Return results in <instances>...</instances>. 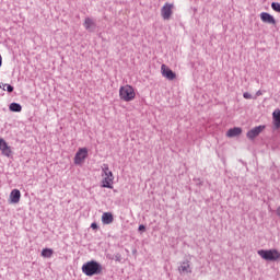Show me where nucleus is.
I'll list each match as a JSON object with an SVG mask.
<instances>
[{"label":"nucleus","instance_id":"6e6552de","mask_svg":"<svg viewBox=\"0 0 280 280\" xmlns=\"http://www.w3.org/2000/svg\"><path fill=\"white\" fill-rule=\"evenodd\" d=\"M161 71H162L163 78H166V80H176V73L173 72V70L170 69L167 66L162 65Z\"/></svg>","mask_w":280,"mask_h":280},{"label":"nucleus","instance_id":"f257e3e1","mask_svg":"<svg viewBox=\"0 0 280 280\" xmlns=\"http://www.w3.org/2000/svg\"><path fill=\"white\" fill-rule=\"evenodd\" d=\"M102 264L91 260L82 266V272L86 277H94V275H102Z\"/></svg>","mask_w":280,"mask_h":280},{"label":"nucleus","instance_id":"20e7f679","mask_svg":"<svg viewBox=\"0 0 280 280\" xmlns=\"http://www.w3.org/2000/svg\"><path fill=\"white\" fill-rule=\"evenodd\" d=\"M174 4L166 2L161 9V16L164 21H170L172 19V14H174Z\"/></svg>","mask_w":280,"mask_h":280},{"label":"nucleus","instance_id":"0eeeda50","mask_svg":"<svg viewBox=\"0 0 280 280\" xmlns=\"http://www.w3.org/2000/svg\"><path fill=\"white\" fill-rule=\"evenodd\" d=\"M179 275H191V261L184 260L180 262V266L177 268Z\"/></svg>","mask_w":280,"mask_h":280},{"label":"nucleus","instance_id":"c756f323","mask_svg":"<svg viewBox=\"0 0 280 280\" xmlns=\"http://www.w3.org/2000/svg\"><path fill=\"white\" fill-rule=\"evenodd\" d=\"M0 89H3V84L2 85L0 84Z\"/></svg>","mask_w":280,"mask_h":280},{"label":"nucleus","instance_id":"412c9836","mask_svg":"<svg viewBox=\"0 0 280 280\" xmlns=\"http://www.w3.org/2000/svg\"><path fill=\"white\" fill-rule=\"evenodd\" d=\"M103 176L110 172V168L108 167V164H103L102 166Z\"/></svg>","mask_w":280,"mask_h":280},{"label":"nucleus","instance_id":"f03ea898","mask_svg":"<svg viewBox=\"0 0 280 280\" xmlns=\"http://www.w3.org/2000/svg\"><path fill=\"white\" fill-rule=\"evenodd\" d=\"M119 97L122 102H132L135 97H137V93H135V88L131 85L120 86L119 89Z\"/></svg>","mask_w":280,"mask_h":280},{"label":"nucleus","instance_id":"4be33fe9","mask_svg":"<svg viewBox=\"0 0 280 280\" xmlns=\"http://www.w3.org/2000/svg\"><path fill=\"white\" fill-rule=\"evenodd\" d=\"M243 97H244L245 100H253V94H250V93H248V92H244V93H243Z\"/></svg>","mask_w":280,"mask_h":280},{"label":"nucleus","instance_id":"4468645a","mask_svg":"<svg viewBox=\"0 0 280 280\" xmlns=\"http://www.w3.org/2000/svg\"><path fill=\"white\" fill-rule=\"evenodd\" d=\"M114 220H115V218L113 217V213H110V212H105L102 215L103 224H113Z\"/></svg>","mask_w":280,"mask_h":280},{"label":"nucleus","instance_id":"bb28decb","mask_svg":"<svg viewBox=\"0 0 280 280\" xmlns=\"http://www.w3.org/2000/svg\"><path fill=\"white\" fill-rule=\"evenodd\" d=\"M2 65H3V57H1L0 55V68L2 67Z\"/></svg>","mask_w":280,"mask_h":280},{"label":"nucleus","instance_id":"5701e85b","mask_svg":"<svg viewBox=\"0 0 280 280\" xmlns=\"http://www.w3.org/2000/svg\"><path fill=\"white\" fill-rule=\"evenodd\" d=\"M114 259H115V261H118V262H121V254H116L115 256H114Z\"/></svg>","mask_w":280,"mask_h":280},{"label":"nucleus","instance_id":"393cba45","mask_svg":"<svg viewBox=\"0 0 280 280\" xmlns=\"http://www.w3.org/2000/svg\"><path fill=\"white\" fill-rule=\"evenodd\" d=\"M91 229H93L95 231V230L100 229V226L97 225V223L94 222L91 224Z\"/></svg>","mask_w":280,"mask_h":280},{"label":"nucleus","instance_id":"b1692460","mask_svg":"<svg viewBox=\"0 0 280 280\" xmlns=\"http://www.w3.org/2000/svg\"><path fill=\"white\" fill-rule=\"evenodd\" d=\"M104 176L107 177V178H115V176H113L112 171H108L107 173H105Z\"/></svg>","mask_w":280,"mask_h":280},{"label":"nucleus","instance_id":"7ed1b4c3","mask_svg":"<svg viewBox=\"0 0 280 280\" xmlns=\"http://www.w3.org/2000/svg\"><path fill=\"white\" fill-rule=\"evenodd\" d=\"M258 255L265 261H279L280 259V252L277 249H260L258 250Z\"/></svg>","mask_w":280,"mask_h":280},{"label":"nucleus","instance_id":"9d476101","mask_svg":"<svg viewBox=\"0 0 280 280\" xmlns=\"http://www.w3.org/2000/svg\"><path fill=\"white\" fill-rule=\"evenodd\" d=\"M9 200H10L11 205H19V202H21V190L13 189L10 192Z\"/></svg>","mask_w":280,"mask_h":280},{"label":"nucleus","instance_id":"ddd939ff","mask_svg":"<svg viewBox=\"0 0 280 280\" xmlns=\"http://www.w3.org/2000/svg\"><path fill=\"white\" fill-rule=\"evenodd\" d=\"M113 180H115V177H104L101 187L113 189Z\"/></svg>","mask_w":280,"mask_h":280},{"label":"nucleus","instance_id":"f8f14e48","mask_svg":"<svg viewBox=\"0 0 280 280\" xmlns=\"http://www.w3.org/2000/svg\"><path fill=\"white\" fill-rule=\"evenodd\" d=\"M0 150L4 156H10L12 154V149L8 145V142L0 138Z\"/></svg>","mask_w":280,"mask_h":280},{"label":"nucleus","instance_id":"9b49d317","mask_svg":"<svg viewBox=\"0 0 280 280\" xmlns=\"http://www.w3.org/2000/svg\"><path fill=\"white\" fill-rule=\"evenodd\" d=\"M272 126L273 130H279L280 129V109L277 108L272 113Z\"/></svg>","mask_w":280,"mask_h":280},{"label":"nucleus","instance_id":"aec40b11","mask_svg":"<svg viewBox=\"0 0 280 280\" xmlns=\"http://www.w3.org/2000/svg\"><path fill=\"white\" fill-rule=\"evenodd\" d=\"M271 8H272V10H275V12H280V3L279 2H272Z\"/></svg>","mask_w":280,"mask_h":280},{"label":"nucleus","instance_id":"2eb2a0df","mask_svg":"<svg viewBox=\"0 0 280 280\" xmlns=\"http://www.w3.org/2000/svg\"><path fill=\"white\" fill-rule=\"evenodd\" d=\"M242 135V128L241 127H234L228 130L226 137H240Z\"/></svg>","mask_w":280,"mask_h":280},{"label":"nucleus","instance_id":"dca6fc26","mask_svg":"<svg viewBox=\"0 0 280 280\" xmlns=\"http://www.w3.org/2000/svg\"><path fill=\"white\" fill-rule=\"evenodd\" d=\"M85 30H95V27H97V25L94 23L93 19L91 18H85L84 23H83Z\"/></svg>","mask_w":280,"mask_h":280},{"label":"nucleus","instance_id":"cd10ccee","mask_svg":"<svg viewBox=\"0 0 280 280\" xmlns=\"http://www.w3.org/2000/svg\"><path fill=\"white\" fill-rule=\"evenodd\" d=\"M107 259H115L110 254H107Z\"/></svg>","mask_w":280,"mask_h":280},{"label":"nucleus","instance_id":"6ab92c4d","mask_svg":"<svg viewBox=\"0 0 280 280\" xmlns=\"http://www.w3.org/2000/svg\"><path fill=\"white\" fill-rule=\"evenodd\" d=\"M2 86H3V91H5V86H7L8 93H13L14 92V86H12L10 84H2Z\"/></svg>","mask_w":280,"mask_h":280},{"label":"nucleus","instance_id":"f3484780","mask_svg":"<svg viewBox=\"0 0 280 280\" xmlns=\"http://www.w3.org/2000/svg\"><path fill=\"white\" fill-rule=\"evenodd\" d=\"M9 110H11V113H21L23 110V106L19 103H11Z\"/></svg>","mask_w":280,"mask_h":280},{"label":"nucleus","instance_id":"a211bd4d","mask_svg":"<svg viewBox=\"0 0 280 280\" xmlns=\"http://www.w3.org/2000/svg\"><path fill=\"white\" fill-rule=\"evenodd\" d=\"M52 255H54V249L51 248H44L42 250V257H46L47 259H49Z\"/></svg>","mask_w":280,"mask_h":280},{"label":"nucleus","instance_id":"a878e982","mask_svg":"<svg viewBox=\"0 0 280 280\" xmlns=\"http://www.w3.org/2000/svg\"><path fill=\"white\" fill-rule=\"evenodd\" d=\"M138 231H145V225L140 224L139 228H138Z\"/></svg>","mask_w":280,"mask_h":280},{"label":"nucleus","instance_id":"1a4fd4ad","mask_svg":"<svg viewBox=\"0 0 280 280\" xmlns=\"http://www.w3.org/2000/svg\"><path fill=\"white\" fill-rule=\"evenodd\" d=\"M260 21H262V23H268L269 25H277V20H275V16L268 12L260 13Z\"/></svg>","mask_w":280,"mask_h":280},{"label":"nucleus","instance_id":"c85d7f7f","mask_svg":"<svg viewBox=\"0 0 280 280\" xmlns=\"http://www.w3.org/2000/svg\"><path fill=\"white\" fill-rule=\"evenodd\" d=\"M256 95L259 97V95H261V91H257Z\"/></svg>","mask_w":280,"mask_h":280},{"label":"nucleus","instance_id":"39448f33","mask_svg":"<svg viewBox=\"0 0 280 280\" xmlns=\"http://www.w3.org/2000/svg\"><path fill=\"white\" fill-rule=\"evenodd\" d=\"M264 130H266V125H260V126L254 127L253 129L247 131L246 137L250 141H255V139H257V137H259V135H261V132H264Z\"/></svg>","mask_w":280,"mask_h":280},{"label":"nucleus","instance_id":"423d86ee","mask_svg":"<svg viewBox=\"0 0 280 280\" xmlns=\"http://www.w3.org/2000/svg\"><path fill=\"white\" fill-rule=\"evenodd\" d=\"M86 156H89V150L86 148L79 149L74 155V165H81V163H84Z\"/></svg>","mask_w":280,"mask_h":280}]
</instances>
